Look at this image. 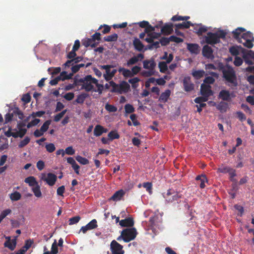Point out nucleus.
<instances>
[{
  "label": "nucleus",
  "instance_id": "f257e3e1",
  "mask_svg": "<svg viewBox=\"0 0 254 254\" xmlns=\"http://www.w3.org/2000/svg\"><path fill=\"white\" fill-rule=\"evenodd\" d=\"M226 36V33L223 30H219L215 33L209 32L205 37V42L210 45H215L220 42V39H224Z\"/></svg>",
  "mask_w": 254,
  "mask_h": 254
},
{
  "label": "nucleus",
  "instance_id": "f03ea898",
  "mask_svg": "<svg viewBox=\"0 0 254 254\" xmlns=\"http://www.w3.org/2000/svg\"><path fill=\"white\" fill-rule=\"evenodd\" d=\"M163 196L168 203L173 204H179L181 202V199L183 195L178 191L173 189H169L166 192L163 193Z\"/></svg>",
  "mask_w": 254,
  "mask_h": 254
},
{
  "label": "nucleus",
  "instance_id": "7ed1b4c3",
  "mask_svg": "<svg viewBox=\"0 0 254 254\" xmlns=\"http://www.w3.org/2000/svg\"><path fill=\"white\" fill-rule=\"evenodd\" d=\"M223 76L225 80L231 85L236 86L237 85V78L235 71L230 66L222 70Z\"/></svg>",
  "mask_w": 254,
  "mask_h": 254
},
{
  "label": "nucleus",
  "instance_id": "20e7f679",
  "mask_svg": "<svg viewBox=\"0 0 254 254\" xmlns=\"http://www.w3.org/2000/svg\"><path fill=\"white\" fill-rule=\"evenodd\" d=\"M79 81L82 83V89L89 92L93 90L94 87L93 84L96 83L98 80L91 75H87L84 78L80 79Z\"/></svg>",
  "mask_w": 254,
  "mask_h": 254
},
{
  "label": "nucleus",
  "instance_id": "39448f33",
  "mask_svg": "<svg viewBox=\"0 0 254 254\" xmlns=\"http://www.w3.org/2000/svg\"><path fill=\"white\" fill-rule=\"evenodd\" d=\"M137 234L135 228H126L122 231V236L124 237V241L128 243L135 238Z\"/></svg>",
  "mask_w": 254,
  "mask_h": 254
},
{
  "label": "nucleus",
  "instance_id": "423d86ee",
  "mask_svg": "<svg viewBox=\"0 0 254 254\" xmlns=\"http://www.w3.org/2000/svg\"><path fill=\"white\" fill-rule=\"evenodd\" d=\"M242 39L243 42L241 43L243 44L245 47L251 49L254 46L253 42L254 41V37L253 33L251 32L247 31L243 33Z\"/></svg>",
  "mask_w": 254,
  "mask_h": 254
},
{
  "label": "nucleus",
  "instance_id": "0eeeda50",
  "mask_svg": "<svg viewBox=\"0 0 254 254\" xmlns=\"http://www.w3.org/2000/svg\"><path fill=\"white\" fill-rule=\"evenodd\" d=\"M111 85L113 87L114 91H116L122 93V92L127 93L130 89V85L126 81H122L119 85L112 81L110 82Z\"/></svg>",
  "mask_w": 254,
  "mask_h": 254
},
{
  "label": "nucleus",
  "instance_id": "6e6552de",
  "mask_svg": "<svg viewBox=\"0 0 254 254\" xmlns=\"http://www.w3.org/2000/svg\"><path fill=\"white\" fill-rule=\"evenodd\" d=\"M123 247L116 240H113L110 244L111 254H124Z\"/></svg>",
  "mask_w": 254,
  "mask_h": 254
},
{
  "label": "nucleus",
  "instance_id": "1a4fd4ad",
  "mask_svg": "<svg viewBox=\"0 0 254 254\" xmlns=\"http://www.w3.org/2000/svg\"><path fill=\"white\" fill-rule=\"evenodd\" d=\"M98 227L97 221L96 219H92L85 226L81 227L80 232H82L83 234H85L87 231L96 229Z\"/></svg>",
  "mask_w": 254,
  "mask_h": 254
},
{
  "label": "nucleus",
  "instance_id": "9d476101",
  "mask_svg": "<svg viewBox=\"0 0 254 254\" xmlns=\"http://www.w3.org/2000/svg\"><path fill=\"white\" fill-rule=\"evenodd\" d=\"M246 31V29L243 27H238L232 31V34L233 38L236 39L238 42L242 43L243 40L242 39V34Z\"/></svg>",
  "mask_w": 254,
  "mask_h": 254
},
{
  "label": "nucleus",
  "instance_id": "9b49d317",
  "mask_svg": "<svg viewBox=\"0 0 254 254\" xmlns=\"http://www.w3.org/2000/svg\"><path fill=\"white\" fill-rule=\"evenodd\" d=\"M200 92L202 96H205L206 97H209L213 94L211 86L204 83L201 84L200 86Z\"/></svg>",
  "mask_w": 254,
  "mask_h": 254
},
{
  "label": "nucleus",
  "instance_id": "f8f14e48",
  "mask_svg": "<svg viewBox=\"0 0 254 254\" xmlns=\"http://www.w3.org/2000/svg\"><path fill=\"white\" fill-rule=\"evenodd\" d=\"M212 49L208 45H204L202 50V54L203 57L208 59L213 60L214 56L213 54Z\"/></svg>",
  "mask_w": 254,
  "mask_h": 254
},
{
  "label": "nucleus",
  "instance_id": "ddd939ff",
  "mask_svg": "<svg viewBox=\"0 0 254 254\" xmlns=\"http://www.w3.org/2000/svg\"><path fill=\"white\" fill-rule=\"evenodd\" d=\"M183 83L184 90L186 92H190L193 90L194 84L191 82V78L190 76L185 77Z\"/></svg>",
  "mask_w": 254,
  "mask_h": 254
},
{
  "label": "nucleus",
  "instance_id": "4468645a",
  "mask_svg": "<svg viewBox=\"0 0 254 254\" xmlns=\"http://www.w3.org/2000/svg\"><path fill=\"white\" fill-rule=\"evenodd\" d=\"M115 66L111 64L101 65L99 67L101 69H105L106 73L104 74L103 76L106 81H109L112 79L111 76V68L114 67Z\"/></svg>",
  "mask_w": 254,
  "mask_h": 254
},
{
  "label": "nucleus",
  "instance_id": "2eb2a0df",
  "mask_svg": "<svg viewBox=\"0 0 254 254\" xmlns=\"http://www.w3.org/2000/svg\"><path fill=\"white\" fill-rule=\"evenodd\" d=\"M233 93H230L228 90H222L219 93L218 98L223 101H230L232 97H234Z\"/></svg>",
  "mask_w": 254,
  "mask_h": 254
},
{
  "label": "nucleus",
  "instance_id": "dca6fc26",
  "mask_svg": "<svg viewBox=\"0 0 254 254\" xmlns=\"http://www.w3.org/2000/svg\"><path fill=\"white\" fill-rule=\"evenodd\" d=\"M42 179L46 182V183L50 186H53L55 185L57 180V177L56 175L53 173H49L47 174V177L44 178H42Z\"/></svg>",
  "mask_w": 254,
  "mask_h": 254
},
{
  "label": "nucleus",
  "instance_id": "f3484780",
  "mask_svg": "<svg viewBox=\"0 0 254 254\" xmlns=\"http://www.w3.org/2000/svg\"><path fill=\"white\" fill-rule=\"evenodd\" d=\"M143 68L154 70L156 64L153 59L146 60L143 62Z\"/></svg>",
  "mask_w": 254,
  "mask_h": 254
},
{
  "label": "nucleus",
  "instance_id": "a211bd4d",
  "mask_svg": "<svg viewBox=\"0 0 254 254\" xmlns=\"http://www.w3.org/2000/svg\"><path fill=\"white\" fill-rule=\"evenodd\" d=\"M18 236H15L14 238L12 240L8 239L4 244L5 247L8 248L10 250L13 251L16 247V240Z\"/></svg>",
  "mask_w": 254,
  "mask_h": 254
},
{
  "label": "nucleus",
  "instance_id": "6ab92c4d",
  "mask_svg": "<svg viewBox=\"0 0 254 254\" xmlns=\"http://www.w3.org/2000/svg\"><path fill=\"white\" fill-rule=\"evenodd\" d=\"M33 241L30 239L26 240L24 245L18 251L16 254H25L26 252L31 247Z\"/></svg>",
  "mask_w": 254,
  "mask_h": 254
},
{
  "label": "nucleus",
  "instance_id": "aec40b11",
  "mask_svg": "<svg viewBox=\"0 0 254 254\" xmlns=\"http://www.w3.org/2000/svg\"><path fill=\"white\" fill-rule=\"evenodd\" d=\"M161 33L166 35L171 34L173 31V24L171 23H166L161 28Z\"/></svg>",
  "mask_w": 254,
  "mask_h": 254
},
{
  "label": "nucleus",
  "instance_id": "412c9836",
  "mask_svg": "<svg viewBox=\"0 0 254 254\" xmlns=\"http://www.w3.org/2000/svg\"><path fill=\"white\" fill-rule=\"evenodd\" d=\"M119 224L122 227H131L134 225V221L132 218L128 217L120 220Z\"/></svg>",
  "mask_w": 254,
  "mask_h": 254
},
{
  "label": "nucleus",
  "instance_id": "4be33fe9",
  "mask_svg": "<svg viewBox=\"0 0 254 254\" xmlns=\"http://www.w3.org/2000/svg\"><path fill=\"white\" fill-rule=\"evenodd\" d=\"M107 132V129L105 128L103 126L97 125L95 127L94 129V135L96 136H99L103 133Z\"/></svg>",
  "mask_w": 254,
  "mask_h": 254
},
{
  "label": "nucleus",
  "instance_id": "5701e85b",
  "mask_svg": "<svg viewBox=\"0 0 254 254\" xmlns=\"http://www.w3.org/2000/svg\"><path fill=\"white\" fill-rule=\"evenodd\" d=\"M125 194V192L123 190H120L117 191L110 198V200H112L113 201H119L122 198Z\"/></svg>",
  "mask_w": 254,
  "mask_h": 254
},
{
  "label": "nucleus",
  "instance_id": "b1692460",
  "mask_svg": "<svg viewBox=\"0 0 254 254\" xmlns=\"http://www.w3.org/2000/svg\"><path fill=\"white\" fill-rule=\"evenodd\" d=\"M243 58L245 62L247 64L249 65H253L254 64V62L253 60H254V53H252L251 51H250V53L248 54L244 55L243 56Z\"/></svg>",
  "mask_w": 254,
  "mask_h": 254
},
{
  "label": "nucleus",
  "instance_id": "393cba45",
  "mask_svg": "<svg viewBox=\"0 0 254 254\" xmlns=\"http://www.w3.org/2000/svg\"><path fill=\"white\" fill-rule=\"evenodd\" d=\"M82 44L85 47L91 46L92 48H95L98 44V43L94 42L91 38H87L82 40Z\"/></svg>",
  "mask_w": 254,
  "mask_h": 254
},
{
  "label": "nucleus",
  "instance_id": "a878e982",
  "mask_svg": "<svg viewBox=\"0 0 254 254\" xmlns=\"http://www.w3.org/2000/svg\"><path fill=\"white\" fill-rule=\"evenodd\" d=\"M188 50L192 54H197L199 53V46L197 44H188Z\"/></svg>",
  "mask_w": 254,
  "mask_h": 254
},
{
  "label": "nucleus",
  "instance_id": "bb28decb",
  "mask_svg": "<svg viewBox=\"0 0 254 254\" xmlns=\"http://www.w3.org/2000/svg\"><path fill=\"white\" fill-rule=\"evenodd\" d=\"M133 45L135 50L138 51H142L144 48V45L139 39L135 38L133 41Z\"/></svg>",
  "mask_w": 254,
  "mask_h": 254
},
{
  "label": "nucleus",
  "instance_id": "cd10ccee",
  "mask_svg": "<svg viewBox=\"0 0 254 254\" xmlns=\"http://www.w3.org/2000/svg\"><path fill=\"white\" fill-rule=\"evenodd\" d=\"M190 26H193V24L190 21L183 22L182 23L176 24L175 25V28L177 29H187L190 28Z\"/></svg>",
  "mask_w": 254,
  "mask_h": 254
},
{
  "label": "nucleus",
  "instance_id": "c85d7f7f",
  "mask_svg": "<svg viewBox=\"0 0 254 254\" xmlns=\"http://www.w3.org/2000/svg\"><path fill=\"white\" fill-rule=\"evenodd\" d=\"M171 94V91L169 89H167L165 92H162L159 97V101L165 103L168 101Z\"/></svg>",
  "mask_w": 254,
  "mask_h": 254
},
{
  "label": "nucleus",
  "instance_id": "c756f323",
  "mask_svg": "<svg viewBox=\"0 0 254 254\" xmlns=\"http://www.w3.org/2000/svg\"><path fill=\"white\" fill-rule=\"evenodd\" d=\"M89 95L86 93H82L80 94L77 96V98L75 100V102L78 104H83L85 99L88 97Z\"/></svg>",
  "mask_w": 254,
  "mask_h": 254
},
{
  "label": "nucleus",
  "instance_id": "7c9ffc66",
  "mask_svg": "<svg viewBox=\"0 0 254 254\" xmlns=\"http://www.w3.org/2000/svg\"><path fill=\"white\" fill-rule=\"evenodd\" d=\"M24 182L28 184L30 187H34L38 184L35 178L33 176H30L25 178Z\"/></svg>",
  "mask_w": 254,
  "mask_h": 254
},
{
  "label": "nucleus",
  "instance_id": "2f4dec72",
  "mask_svg": "<svg viewBox=\"0 0 254 254\" xmlns=\"http://www.w3.org/2000/svg\"><path fill=\"white\" fill-rule=\"evenodd\" d=\"M119 72H122V74L125 77H131L133 76V74L131 73V71L124 67H120L118 69Z\"/></svg>",
  "mask_w": 254,
  "mask_h": 254
},
{
  "label": "nucleus",
  "instance_id": "473e14b6",
  "mask_svg": "<svg viewBox=\"0 0 254 254\" xmlns=\"http://www.w3.org/2000/svg\"><path fill=\"white\" fill-rule=\"evenodd\" d=\"M228 107V103L221 101L217 105L216 108L221 112H225L227 111Z\"/></svg>",
  "mask_w": 254,
  "mask_h": 254
},
{
  "label": "nucleus",
  "instance_id": "72a5a7b5",
  "mask_svg": "<svg viewBox=\"0 0 254 254\" xmlns=\"http://www.w3.org/2000/svg\"><path fill=\"white\" fill-rule=\"evenodd\" d=\"M205 74L203 70H194L192 72V75L196 79H199Z\"/></svg>",
  "mask_w": 254,
  "mask_h": 254
},
{
  "label": "nucleus",
  "instance_id": "f704fd0d",
  "mask_svg": "<svg viewBox=\"0 0 254 254\" xmlns=\"http://www.w3.org/2000/svg\"><path fill=\"white\" fill-rule=\"evenodd\" d=\"M118 38V34L114 33L112 35L104 37V41L106 42H115L117 41Z\"/></svg>",
  "mask_w": 254,
  "mask_h": 254
},
{
  "label": "nucleus",
  "instance_id": "c9c22d12",
  "mask_svg": "<svg viewBox=\"0 0 254 254\" xmlns=\"http://www.w3.org/2000/svg\"><path fill=\"white\" fill-rule=\"evenodd\" d=\"M196 181H200V187L203 189L205 187V182H207V178L205 175H198L196 177Z\"/></svg>",
  "mask_w": 254,
  "mask_h": 254
},
{
  "label": "nucleus",
  "instance_id": "e433bc0d",
  "mask_svg": "<svg viewBox=\"0 0 254 254\" xmlns=\"http://www.w3.org/2000/svg\"><path fill=\"white\" fill-rule=\"evenodd\" d=\"M9 197L12 201H15L21 199V195L18 191H15L9 195Z\"/></svg>",
  "mask_w": 254,
  "mask_h": 254
},
{
  "label": "nucleus",
  "instance_id": "4c0bfd02",
  "mask_svg": "<svg viewBox=\"0 0 254 254\" xmlns=\"http://www.w3.org/2000/svg\"><path fill=\"white\" fill-rule=\"evenodd\" d=\"M32 191L33 192L35 196L37 197H41L42 193L40 190V187L38 184L32 188Z\"/></svg>",
  "mask_w": 254,
  "mask_h": 254
},
{
  "label": "nucleus",
  "instance_id": "58836bf2",
  "mask_svg": "<svg viewBox=\"0 0 254 254\" xmlns=\"http://www.w3.org/2000/svg\"><path fill=\"white\" fill-rule=\"evenodd\" d=\"M167 63L165 62H160L158 64L160 71L162 73H165L168 70Z\"/></svg>",
  "mask_w": 254,
  "mask_h": 254
},
{
  "label": "nucleus",
  "instance_id": "ea45409f",
  "mask_svg": "<svg viewBox=\"0 0 254 254\" xmlns=\"http://www.w3.org/2000/svg\"><path fill=\"white\" fill-rule=\"evenodd\" d=\"M109 139L111 141L120 138V135L117 131H111L108 134Z\"/></svg>",
  "mask_w": 254,
  "mask_h": 254
},
{
  "label": "nucleus",
  "instance_id": "a19ab883",
  "mask_svg": "<svg viewBox=\"0 0 254 254\" xmlns=\"http://www.w3.org/2000/svg\"><path fill=\"white\" fill-rule=\"evenodd\" d=\"M140 81V79L138 77H134L128 80V82L131 84L133 88H136L138 87V82Z\"/></svg>",
  "mask_w": 254,
  "mask_h": 254
},
{
  "label": "nucleus",
  "instance_id": "79ce46f5",
  "mask_svg": "<svg viewBox=\"0 0 254 254\" xmlns=\"http://www.w3.org/2000/svg\"><path fill=\"white\" fill-rule=\"evenodd\" d=\"M231 170H232L231 168L223 165L217 169V172L222 173H228Z\"/></svg>",
  "mask_w": 254,
  "mask_h": 254
},
{
  "label": "nucleus",
  "instance_id": "37998d69",
  "mask_svg": "<svg viewBox=\"0 0 254 254\" xmlns=\"http://www.w3.org/2000/svg\"><path fill=\"white\" fill-rule=\"evenodd\" d=\"M75 159L77 161L82 165H87L89 163V161L87 159L79 155L75 157Z\"/></svg>",
  "mask_w": 254,
  "mask_h": 254
},
{
  "label": "nucleus",
  "instance_id": "c03bdc74",
  "mask_svg": "<svg viewBox=\"0 0 254 254\" xmlns=\"http://www.w3.org/2000/svg\"><path fill=\"white\" fill-rule=\"evenodd\" d=\"M200 27L198 28V30L195 31V33L199 36L202 35L203 33L207 31V28L206 26L202 25L201 24H199Z\"/></svg>",
  "mask_w": 254,
  "mask_h": 254
},
{
  "label": "nucleus",
  "instance_id": "a18cd8bd",
  "mask_svg": "<svg viewBox=\"0 0 254 254\" xmlns=\"http://www.w3.org/2000/svg\"><path fill=\"white\" fill-rule=\"evenodd\" d=\"M125 110L126 113L127 114L133 113L135 111V109L133 106L129 104H127L125 106Z\"/></svg>",
  "mask_w": 254,
  "mask_h": 254
},
{
  "label": "nucleus",
  "instance_id": "49530a36",
  "mask_svg": "<svg viewBox=\"0 0 254 254\" xmlns=\"http://www.w3.org/2000/svg\"><path fill=\"white\" fill-rule=\"evenodd\" d=\"M30 140V138L28 136H26L23 140L19 142L18 147L19 148H23L29 143Z\"/></svg>",
  "mask_w": 254,
  "mask_h": 254
},
{
  "label": "nucleus",
  "instance_id": "de8ad7c7",
  "mask_svg": "<svg viewBox=\"0 0 254 254\" xmlns=\"http://www.w3.org/2000/svg\"><path fill=\"white\" fill-rule=\"evenodd\" d=\"M105 109L109 112H115L117 111V108L114 105L106 104L105 107Z\"/></svg>",
  "mask_w": 254,
  "mask_h": 254
},
{
  "label": "nucleus",
  "instance_id": "09e8293b",
  "mask_svg": "<svg viewBox=\"0 0 254 254\" xmlns=\"http://www.w3.org/2000/svg\"><path fill=\"white\" fill-rule=\"evenodd\" d=\"M80 219H81V217L79 216H76L70 218L68 221L69 225H72L77 223L79 221Z\"/></svg>",
  "mask_w": 254,
  "mask_h": 254
},
{
  "label": "nucleus",
  "instance_id": "8fccbe9b",
  "mask_svg": "<svg viewBox=\"0 0 254 254\" xmlns=\"http://www.w3.org/2000/svg\"><path fill=\"white\" fill-rule=\"evenodd\" d=\"M51 124V121L47 120L46 121L43 125L41 126L40 129L41 131L43 132H45L49 128V127Z\"/></svg>",
  "mask_w": 254,
  "mask_h": 254
},
{
  "label": "nucleus",
  "instance_id": "3c124183",
  "mask_svg": "<svg viewBox=\"0 0 254 254\" xmlns=\"http://www.w3.org/2000/svg\"><path fill=\"white\" fill-rule=\"evenodd\" d=\"M208 99V97H206L205 96L202 97H196L194 100L195 103L197 104L203 103L202 102H206Z\"/></svg>",
  "mask_w": 254,
  "mask_h": 254
},
{
  "label": "nucleus",
  "instance_id": "603ef678",
  "mask_svg": "<svg viewBox=\"0 0 254 254\" xmlns=\"http://www.w3.org/2000/svg\"><path fill=\"white\" fill-rule=\"evenodd\" d=\"M64 73V72H61L59 76H57V77L55 78L54 79H53L50 81V84L53 86L56 85V84H57L58 82L60 80H61V76Z\"/></svg>",
  "mask_w": 254,
  "mask_h": 254
},
{
  "label": "nucleus",
  "instance_id": "864d4df0",
  "mask_svg": "<svg viewBox=\"0 0 254 254\" xmlns=\"http://www.w3.org/2000/svg\"><path fill=\"white\" fill-rule=\"evenodd\" d=\"M157 38V36H154V34L150 33L147 34V37H146L144 40L146 42L151 44L153 42L154 39Z\"/></svg>",
  "mask_w": 254,
  "mask_h": 254
},
{
  "label": "nucleus",
  "instance_id": "5fc2aeb1",
  "mask_svg": "<svg viewBox=\"0 0 254 254\" xmlns=\"http://www.w3.org/2000/svg\"><path fill=\"white\" fill-rule=\"evenodd\" d=\"M18 129V131L15 132V133L17 135V137H20V138H22L26 133L27 130L26 128H23Z\"/></svg>",
  "mask_w": 254,
  "mask_h": 254
},
{
  "label": "nucleus",
  "instance_id": "6e6d98bb",
  "mask_svg": "<svg viewBox=\"0 0 254 254\" xmlns=\"http://www.w3.org/2000/svg\"><path fill=\"white\" fill-rule=\"evenodd\" d=\"M45 148L46 150L49 153L53 152L56 149L55 145L52 143L47 144L45 146Z\"/></svg>",
  "mask_w": 254,
  "mask_h": 254
},
{
  "label": "nucleus",
  "instance_id": "4d7b16f0",
  "mask_svg": "<svg viewBox=\"0 0 254 254\" xmlns=\"http://www.w3.org/2000/svg\"><path fill=\"white\" fill-rule=\"evenodd\" d=\"M159 44H160L159 41H156V42L153 41V42H152L151 44L148 45L147 46V48L146 49H148L149 50H152L153 48H155V49L158 48L160 47Z\"/></svg>",
  "mask_w": 254,
  "mask_h": 254
},
{
  "label": "nucleus",
  "instance_id": "13d9d810",
  "mask_svg": "<svg viewBox=\"0 0 254 254\" xmlns=\"http://www.w3.org/2000/svg\"><path fill=\"white\" fill-rule=\"evenodd\" d=\"M102 27H104V29L102 31V33L104 34L108 33L111 30V27L106 24L101 25L98 28V30L101 29Z\"/></svg>",
  "mask_w": 254,
  "mask_h": 254
},
{
  "label": "nucleus",
  "instance_id": "bf43d9fd",
  "mask_svg": "<svg viewBox=\"0 0 254 254\" xmlns=\"http://www.w3.org/2000/svg\"><path fill=\"white\" fill-rule=\"evenodd\" d=\"M51 252L53 254H57L58 253V245L56 240H55L54 243L52 244Z\"/></svg>",
  "mask_w": 254,
  "mask_h": 254
},
{
  "label": "nucleus",
  "instance_id": "052dcab7",
  "mask_svg": "<svg viewBox=\"0 0 254 254\" xmlns=\"http://www.w3.org/2000/svg\"><path fill=\"white\" fill-rule=\"evenodd\" d=\"M138 62V59L136 58L135 56L131 58L127 63V66H129L131 65H133L134 64H135Z\"/></svg>",
  "mask_w": 254,
  "mask_h": 254
},
{
  "label": "nucleus",
  "instance_id": "680f3d73",
  "mask_svg": "<svg viewBox=\"0 0 254 254\" xmlns=\"http://www.w3.org/2000/svg\"><path fill=\"white\" fill-rule=\"evenodd\" d=\"M170 42V37L166 38L163 37H162L159 40L160 44H161L162 46H166L169 44Z\"/></svg>",
  "mask_w": 254,
  "mask_h": 254
},
{
  "label": "nucleus",
  "instance_id": "e2e57ef3",
  "mask_svg": "<svg viewBox=\"0 0 254 254\" xmlns=\"http://www.w3.org/2000/svg\"><path fill=\"white\" fill-rule=\"evenodd\" d=\"M170 40L176 43H180L183 42V39L176 36L172 35L170 37Z\"/></svg>",
  "mask_w": 254,
  "mask_h": 254
},
{
  "label": "nucleus",
  "instance_id": "0e129e2a",
  "mask_svg": "<svg viewBox=\"0 0 254 254\" xmlns=\"http://www.w3.org/2000/svg\"><path fill=\"white\" fill-rule=\"evenodd\" d=\"M21 100L25 104H27L30 102L31 96L29 94L26 93L23 95Z\"/></svg>",
  "mask_w": 254,
  "mask_h": 254
},
{
  "label": "nucleus",
  "instance_id": "69168bd1",
  "mask_svg": "<svg viewBox=\"0 0 254 254\" xmlns=\"http://www.w3.org/2000/svg\"><path fill=\"white\" fill-rule=\"evenodd\" d=\"M130 119L132 121L134 126H137L140 124L139 122L136 120V115L135 114H131L130 116Z\"/></svg>",
  "mask_w": 254,
  "mask_h": 254
},
{
  "label": "nucleus",
  "instance_id": "338daca9",
  "mask_svg": "<svg viewBox=\"0 0 254 254\" xmlns=\"http://www.w3.org/2000/svg\"><path fill=\"white\" fill-rule=\"evenodd\" d=\"M64 151L65 153L69 155H73L75 153V150L73 148L72 146L67 147Z\"/></svg>",
  "mask_w": 254,
  "mask_h": 254
},
{
  "label": "nucleus",
  "instance_id": "774afa93",
  "mask_svg": "<svg viewBox=\"0 0 254 254\" xmlns=\"http://www.w3.org/2000/svg\"><path fill=\"white\" fill-rule=\"evenodd\" d=\"M243 64V60L241 58L236 56L235 58V60L234 61V64L235 65L237 66H240Z\"/></svg>",
  "mask_w": 254,
  "mask_h": 254
}]
</instances>
